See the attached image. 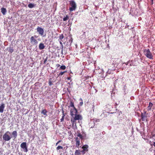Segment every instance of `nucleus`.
Returning <instances> with one entry per match:
<instances>
[{
  "label": "nucleus",
  "instance_id": "1",
  "mask_svg": "<svg viewBox=\"0 0 155 155\" xmlns=\"http://www.w3.org/2000/svg\"><path fill=\"white\" fill-rule=\"evenodd\" d=\"M73 118L71 119V121L72 124V126L73 127L75 125H76V121L77 120H81L82 119L81 116L80 114H75L73 117H72Z\"/></svg>",
  "mask_w": 155,
  "mask_h": 155
},
{
  "label": "nucleus",
  "instance_id": "2",
  "mask_svg": "<svg viewBox=\"0 0 155 155\" xmlns=\"http://www.w3.org/2000/svg\"><path fill=\"white\" fill-rule=\"evenodd\" d=\"M143 52L147 58L150 59H153V55L149 49H145L143 51Z\"/></svg>",
  "mask_w": 155,
  "mask_h": 155
},
{
  "label": "nucleus",
  "instance_id": "3",
  "mask_svg": "<svg viewBox=\"0 0 155 155\" xmlns=\"http://www.w3.org/2000/svg\"><path fill=\"white\" fill-rule=\"evenodd\" d=\"M10 133L9 131H7L3 136V140L5 141H8L12 138V137L10 135Z\"/></svg>",
  "mask_w": 155,
  "mask_h": 155
},
{
  "label": "nucleus",
  "instance_id": "4",
  "mask_svg": "<svg viewBox=\"0 0 155 155\" xmlns=\"http://www.w3.org/2000/svg\"><path fill=\"white\" fill-rule=\"evenodd\" d=\"M70 4L71 6L69 8V10L70 12H72L76 9V5L74 1H71L70 2Z\"/></svg>",
  "mask_w": 155,
  "mask_h": 155
},
{
  "label": "nucleus",
  "instance_id": "5",
  "mask_svg": "<svg viewBox=\"0 0 155 155\" xmlns=\"http://www.w3.org/2000/svg\"><path fill=\"white\" fill-rule=\"evenodd\" d=\"M20 147L24 152H27L28 151L27 143L25 142L22 143L20 145Z\"/></svg>",
  "mask_w": 155,
  "mask_h": 155
},
{
  "label": "nucleus",
  "instance_id": "6",
  "mask_svg": "<svg viewBox=\"0 0 155 155\" xmlns=\"http://www.w3.org/2000/svg\"><path fill=\"white\" fill-rule=\"evenodd\" d=\"M37 31L38 34L41 36H43L44 34V30L43 29L40 27H38L37 28Z\"/></svg>",
  "mask_w": 155,
  "mask_h": 155
},
{
  "label": "nucleus",
  "instance_id": "7",
  "mask_svg": "<svg viewBox=\"0 0 155 155\" xmlns=\"http://www.w3.org/2000/svg\"><path fill=\"white\" fill-rule=\"evenodd\" d=\"M148 113H147V111H144L143 113H141V117L142 121H145L147 117Z\"/></svg>",
  "mask_w": 155,
  "mask_h": 155
},
{
  "label": "nucleus",
  "instance_id": "8",
  "mask_svg": "<svg viewBox=\"0 0 155 155\" xmlns=\"http://www.w3.org/2000/svg\"><path fill=\"white\" fill-rule=\"evenodd\" d=\"M78 111L75 107L71 109L70 110V114L72 117H73L75 114H77Z\"/></svg>",
  "mask_w": 155,
  "mask_h": 155
},
{
  "label": "nucleus",
  "instance_id": "9",
  "mask_svg": "<svg viewBox=\"0 0 155 155\" xmlns=\"http://www.w3.org/2000/svg\"><path fill=\"white\" fill-rule=\"evenodd\" d=\"M30 42L33 45H37L38 43L37 40L33 36H31L30 38Z\"/></svg>",
  "mask_w": 155,
  "mask_h": 155
},
{
  "label": "nucleus",
  "instance_id": "10",
  "mask_svg": "<svg viewBox=\"0 0 155 155\" xmlns=\"http://www.w3.org/2000/svg\"><path fill=\"white\" fill-rule=\"evenodd\" d=\"M76 141V146L77 147H79L80 145V139L78 137H76L75 138Z\"/></svg>",
  "mask_w": 155,
  "mask_h": 155
},
{
  "label": "nucleus",
  "instance_id": "11",
  "mask_svg": "<svg viewBox=\"0 0 155 155\" xmlns=\"http://www.w3.org/2000/svg\"><path fill=\"white\" fill-rule=\"evenodd\" d=\"M5 107V104H2L0 106V112L2 113L3 112L4 109Z\"/></svg>",
  "mask_w": 155,
  "mask_h": 155
},
{
  "label": "nucleus",
  "instance_id": "12",
  "mask_svg": "<svg viewBox=\"0 0 155 155\" xmlns=\"http://www.w3.org/2000/svg\"><path fill=\"white\" fill-rule=\"evenodd\" d=\"M153 105V104L152 103L150 102L149 103V105L147 107V111H149L151 110Z\"/></svg>",
  "mask_w": 155,
  "mask_h": 155
},
{
  "label": "nucleus",
  "instance_id": "13",
  "mask_svg": "<svg viewBox=\"0 0 155 155\" xmlns=\"http://www.w3.org/2000/svg\"><path fill=\"white\" fill-rule=\"evenodd\" d=\"M88 148V145H85L82 147V148L83 149V150H82V152H83L84 151H88V150L87 149Z\"/></svg>",
  "mask_w": 155,
  "mask_h": 155
},
{
  "label": "nucleus",
  "instance_id": "14",
  "mask_svg": "<svg viewBox=\"0 0 155 155\" xmlns=\"http://www.w3.org/2000/svg\"><path fill=\"white\" fill-rule=\"evenodd\" d=\"M39 48L40 50H42L45 48V46L43 43H40L39 45Z\"/></svg>",
  "mask_w": 155,
  "mask_h": 155
},
{
  "label": "nucleus",
  "instance_id": "15",
  "mask_svg": "<svg viewBox=\"0 0 155 155\" xmlns=\"http://www.w3.org/2000/svg\"><path fill=\"white\" fill-rule=\"evenodd\" d=\"M1 12L3 15L5 14L7 12L6 9L4 8H1Z\"/></svg>",
  "mask_w": 155,
  "mask_h": 155
},
{
  "label": "nucleus",
  "instance_id": "16",
  "mask_svg": "<svg viewBox=\"0 0 155 155\" xmlns=\"http://www.w3.org/2000/svg\"><path fill=\"white\" fill-rule=\"evenodd\" d=\"M12 134L15 138L17 136V133L16 131H14L12 132Z\"/></svg>",
  "mask_w": 155,
  "mask_h": 155
},
{
  "label": "nucleus",
  "instance_id": "17",
  "mask_svg": "<svg viewBox=\"0 0 155 155\" xmlns=\"http://www.w3.org/2000/svg\"><path fill=\"white\" fill-rule=\"evenodd\" d=\"M81 151L79 150H77L75 151V155H80L81 154Z\"/></svg>",
  "mask_w": 155,
  "mask_h": 155
},
{
  "label": "nucleus",
  "instance_id": "18",
  "mask_svg": "<svg viewBox=\"0 0 155 155\" xmlns=\"http://www.w3.org/2000/svg\"><path fill=\"white\" fill-rule=\"evenodd\" d=\"M62 113H63V116H62V118L60 120L61 122H62L63 121H64V117L65 116V115L64 114V111L63 109L62 110Z\"/></svg>",
  "mask_w": 155,
  "mask_h": 155
},
{
  "label": "nucleus",
  "instance_id": "19",
  "mask_svg": "<svg viewBox=\"0 0 155 155\" xmlns=\"http://www.w3.org/2000/svg\"><path fill=\"white\" fill-rule=\"evenodd\" d=\"M77 137H79V138L83 140L84 139V137L83 136L82 134H81L80 133H78L77 135Z\"/></svg>",
  "mask_w": 155,
  "mask_h": 155
},
{
  "label": "nucleus",
  "instance_id": "20",
  "mask_svg": "<svg viewBox=\"0 0 155 155\" xmlns=\"http://www.w3.org/2000/svg\"><path fill=\"white\" fill-rule=\"evenodd\" d=\"M35 6L34 4L32 3H30L28 5V7L30 8H33Z\"/></svg>",
  "mask_w": 155,
  "mask_h": 155
},
{
  "label": "nucleus",
  "instance_id": "21",
  "mask_svg": "<svg viewBox=\"0 0 155 155\" xmlns=\"http://www.w3.org/2000/svg\"><path fill=\"white\" fill-rule=\"evenodd\" d=\"M58 40L62 41V40L64 38V36L63 34H61L59 37Z\"/></svg>",
  "mask_w": 155,
  "mask_h": 155
},
{
  "label": "nucleus",
  "instance_id": "22",
  "mask_svg": "<svg viewBox=\"0 0 155 155\" xmlns=\"http://www.w3.org/2000/svg\"><path fill=\"white\" fill-rule=\"evenodd\" d=\"M8 51L10 53H12L14 51V49L12 48H9Z\"/></svg>",
  "mask_w": 155,
  "mask_h": 155
},
{
  "label": "nucleus",
  "instance_id": "23",
  "mask_svg": "<svg viewBox=\"0 0 155 155\" xmlns=\"http://www.w3.org/2000/svg\"><path fill=\"white\" fill-rule=\"evenodd\" d=\"M63 149V147L61 146H58L56 147V150H58L61 149Z\"/></svg>",
  "mask_w": 155,
  "mask_h": 155
},
{
  "label": "nucleus",
  "instance_id": "24",
  "mask_svg": "<svg viewBox=\"0 0 155 155\" xmlns=\"http://www.w3.org/2000/svg\"><path fill=\"white\" fill-rule=\"evenodd\" d=\"M68 18H69L68 16V15H66V17H64L63 18V21H65L67 20H68Z\"/></svg>",
  "mask_w": 155,
  "mask_h": 155
},
{
  "label": "nucleus",
  "instance_id": "25",
  "mask_svg": "<svg viewBox=\"0 0 155 155\" xmlns=\"http://www.w3.org/2000/svg\"><path fill=\"white\" fill-rule=\"evenodd\" d=\"M47 111L45 109L43 110H42L41 113L43 114L44 115H46Z\"/></svg>",
  "mask_w": 155,
  "mask_h": 155
},
{
  "label": "nucleus",
  "instance_id": "26",
  "mask_svg": "<svg viewBox=\"0 0 155 155\" xmlns=\"http://www.w3.org/2000/svg\"><path fill=\"white\" fill-rule=\"evenodd\" d=\"M70 105L71 107H72L73 108L75 107L74 106V103L72 101H71Z\"/></svg>",
  "mask_w": 155,
  "mask_h": 155
},
{
  "label": "nucleus",
  "instance_id": "27",
  "mask_svg": "<svg viewBox=\"0 0 155 155\" xmlns=\"http://www.w3.org/2000/svg\"><path fill=\"white\" fill-rule=\"evenodd\" d=\"M61 41L60 40V44L61 45V46L62 47L61 49V51H62V52L63 51V45L62 43L61 42Z\"/></svg>",
  "mask_w": 155,
  "mask_h": 155
},
{
  "label": "nucleus",
  "instance_id": "28",
  "mask_svg": "<svg viewBox=\"0 0 155 155\" xmlns=\"http://www.w3.org/2000/svg\"><path fill=\"white\" fill-rule=\"evenodd\" d=\"M66 68V66L65 65H62L60 67V68L61 69H62V70H63L65 69Z\"/></svg>",
  "mask_w": 155,
  "mask_h": 155
},
{
  "label": "nucleus",
  "instance_id": "29",
  "mask_svg": "<svg viewBox=\"0 0 155 155\" xmlns=\"http://www.w3.org/2000/svg\"><path fill=\"white\" fill-rule=\"evenodd\" d=\"M66 72V71H63V72H61L59 74H58V76H60V75H63Z\"/></svg>",
  "mask_w": 155,
  "mask_h": 155
},
{
  "label": "nucleus",
  "instance_id": "30",
  "mask_svg": "<svg viewBox=\"0 0 155 155\" xmlns=\"http://www.w3.org/2000/svg\"><path fill=\"white\" fill-rule=\"evenodd\" d=\"M80 100L82 101L80 103V106H82V105L83 104V102H82V99L81 98L80 99Z\"/></svg>",
  "mask_w": 155,
  "mask_h": 155
},
{
  "label": "nucleus",
  "instance_id": "31",
  "mask_svg": "<svg viewBox=\"0 0 155 155\" xmlns=\"http://www.w3.org/2000/svg\"><path fill=\"white\" fill-rule=\"evenodd\" d=\"M61 141H62V140H58V142L56 143L55 145H56V146H57L58 145V144L60 142H61Z\"/></svg>",
  "mask_w": 155,
  "mask_h": 155
},
{
  "label": "nucleus",
  "instance_id": "32",
  "mask_svg": "<svg viewBox=\"0 0 155 155\" xmlns=\"http://www.w3.org/2000/svg\"><path fill=\"white\" fill-rule=\"evenodd\" d=\"M60 66V65L59 64H56V67L58 68Z\"/></svg>",
  "mask_w": 155,
  "mask_h": 155
},
{
  "label": "nucleus",
  "instance_id": "33",
  "mask_svg": "<svg viewBox=\"0 0 155 155\" xmlns=\"http://www.w3.org/2000/svg\"><path fill=\"white\" fill-rule=\"evenodd\" d=\"M48 84L50 86H51L52 84V82L51 81H50L49 82Z\"/></svg>",
  "mask_w": 155,
  "mask_h": 155
},
{
  "label": "nucleus",
  "instance_id": "34",
  "mask_svg": "<svg viewBox=\"0 0 155 155\" xmlns=\"http://www.w3.org/2000/svg\"><path fill=\"white\" fill-rule=\"evenodd\" d=\"M71 77H67V79L68 80H71Z\"/></svg>",
  "mask_w": 155,
  "mask_h": 155
},
{
  "label": "nucleus",
  "instance_id": "35",
  "mask_svg": "<svg viewBox=\"0 0 155 155\" xmlns=\"http://www.w3.org/2000/svg\"><path fill=\"white\" fill-rule=\"evenodd\" d=\"M33 36V37H34V38H38V36H36V35H34V36Z\"/></svg>",
  "mask_w": 155,
  "mask_h": 155
},
{
  "label": "nucleus",
  "instance_id": "36",
  "mask_svg": "<svg viewBox=\"0 0 155 155\" xmlns=\"http://www.w3.org/2000/svg\"><path fill=\"white\" fill-rule=\"evenodd\" d=\"M47 61V58L45 59L44 61V63H45Z\"/></svg>",
  "mask_w": 155,
  "mask_h": 155
},
{
  "label": "nucleus",
  "instance_id": "37",
  "mask_svg": "<svg viewBox=\"0 0 155 155\" xmlns=\"http://www.w3.org/2000/svg\"><path fill=\"white\" fill-rule=\"evenodd\" d=\"M153 145L155 147V142H153Z\"/></svg>",
  "mask_w": 155,
  "mask_h": 155
},
{
  "label": "nucleus",
  "instance_id": "38",
  "mask_svg": "<svg viewBox=\"0 0 155 155\" xmlns=\"http://www.w3.org/2000/svg\"><path fill=\"white\" fill-rule=\"evenodd\" d=\"M125 63V64H126V65H127L128 64V63Z\"/></svg>",
  "mask_w": 155,
  "mask_h": 155
},
{
  "label": "nucleus",
  "instance_id": "39",
  "mask_svg": "<svg viewBox=\"0 0 155 155\" xmlns=\"http://www.w3.org/2000/svg\"><path fill=\"white\" fill-rule=\"evenodd\" d=\"M155 136V134H154L153 135V137H154Z\"/></svg>",
  "mask_w": 155,
  "mask_h": 155
},
{
  "label": "nucleus",
  "instance_id": "40",
  "mask_svg": "<svg viewBox=\"0 0 155 155\" xmlns=\"http://www.w3.org/2000/svg\"><path fill=\"white\" fill-rule=\"evenodd\" d=\"M94 107V106H93V108Z\"/></svg>",
  "mask_w": 155,
  "mask_h": 155
}]
</instances>
